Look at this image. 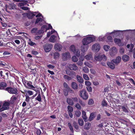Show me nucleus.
Returning a JSON list of instances; mask_svg holds the SVG:
<instances>
[{
    "instance_id": "f257e3e1",
    "label": "nucleus",
    "mask_w": 135,
    "mask_h": 135,
    "mask_svg": "<svg viewBox=\"0 0 135 135\" xmlns=\"http://www.w3.org/2000/svg\"><path fill=\"white\" fill-rule=\"evenodd\" d=\"M95 40L94 36H88L84 38L82 41L83 45H86L94 41Z\"/></svg>"
},
{
    "instance_id": "f03ea898",
    "label": "nucleus",
    "mask_w": 135,
    "mask_h": 135,
    "mask_svg": "<svg viewBox=\"0 0 135 135\" xmlns=\"http://www.w3.org/2000/svg\"><path fill=\"white\" fill-rule=\"evenodd\" d=\"M95 60L97 61H100L102 60L105 61L107 60V57L104 55H96L94 56Z\"/></svg>"
},
{
    "instance_id": "7ed1b4c3",
    "label": "nucleus",
    "mask_w": 135,
    "mask_h": 135,
    "mask_svg": "<svg viewBox=\"0 0 135 135\" xmlns=\"http://www.w3.org/2000/svg\"><path fill=\"white\" fill-rule=\"evenodd\" d=\"M80 96L83 99L86 100L89 97L88 94L84 89H83L80 91Z\"/></svg>"
},
{
    "instance_id": "20e7f679",
    "label": "nucleus",
    "mask_w": 135,
    "mask_h": 135,
    "mask_svg": "<svg viewBox=\"0 0 135 135\" xmlns=\"http://www.w3.org/2000/svg\"><path fill=\"white\" fill-rule=\"evenodd\" d=\"M48 27H47V26L46 25H44L42 26L41 28V29L38 31V32L37 33L38 34H41L43 33L44 31V30L45 28H46V32L47 30L49 29H52V27L50 24H48Z\"/></svg>"
},
{
    "instance_id": "39448f33",
    "label": "nucleus",
    "mask_w": 135,
    "mask_h": 135,
    "mask_svg": "<svg viewBox=\"0 0 135 135\" xmlns=\"http://www.w3.org/2000/svg\"><path fill=\"white\" fill-rule=\"evenodd\" d=\"M6 90L11 94H16L17 93V90L16 88H15L8 87L6 88Z\"/></svg>"
},
{
    "instance_id": "423d86ee",
    "label": "nucleus",
    "mask_w": 135,
    "mask_h": 135,
    "mask_svg": "<svg viewBox=\"0 0 135 135\" xmlns=\"http://www.w3.org/2000/svg\"><path fill=\"white\" fill-rule=\"evenodd\" d=\"M70 50L73 51L75 54L78 57H79L80 55V51L79 50H76L75 46L74 45H72L70 47Z\"/></svg>"
},
{
    "instance_id": "0eeeda50",
    "label": "nucleus",
    "mask_w": 135,
    "mask_h": 135,
    "mask_svg": "<svg viewBox=\"0 0 135 135\" xmlns=\"http://www.w3.org/2000/svg\"><path fill=\"white\" fill-rule=\"evenodd\" d=\"M118 50L115 47L111 48L109 50V54L111 56H115L117 53Z\"/></svg>"
},
{
    "instance_id": "6e6552de",
    "label": "nucleus",
    "mask_w": 135,
    "mask_h": 135,
    "mask_svg": "<svg viewBox=\"0 0 135 135\" xmlns=\"http://www.w3.org/2000/svg\"><path fill=\"white\" fill-rule=\"evenodd\" d=\"M9 103L7 102H5L3 104L1 108L0 109V111H3L8 109L9 108Z\"/></svg>"
},
{
    "instance_id": "1a4fd4ad",
    "label": "nucleus",
    "mask_w": 135,
    "mask_h": 135,
    "mask_svg": "<svg viewBox=\"0 0 135 135\" xmlns=\"http://www.w3.org/2000/svg\"><path fill=\"white\" fill-rule=\"evenodd\" d=\"M100 45L96 43L93 45L92 50L93 51L97 52L100 50Z\"/></svg>"
},
{
    "instance_id": "9d476101",
    "label": "nucleus",
    "mask_w": 135,
    "mask_h": 135,
    "mask_svg": "<svg viewBox=\"0 0 135 135\" xmlns=\"http://www.w3.org/2000/svg\"><path fill=\"white\" fill-rule=\"evenodd\" d=\"M53 46L52 45L49 44H46L44 46V48L45 52H48L50 51Z\"/></svg>"
},
{
    "instance_id": "9b49d317",
    "label": "nucleus",
    "mask_w": 135,
    "mask_h": 135,
    "mask_svg": "<svg viewBox=\"0 0 135 135\" xmlns=\"http://www.w3.org/2000/svg\"><path fill=\"white\" fill-rule=\"evenodd\" d=\"M36 17L37 18L35 22V24L41 22L42 21L43 18L42 14L40 13L36 15Z\"/></svg>"
},
{
    "instance_id": "f8f14e48",
    "label": "nucleus",
    "mask_w": 135,
    "mask_h": 135,
    "mask_svg": "<svg viewBox=\"0 0 135 135\" xmlns=\"http://www.w3.org/2000/svg\"><path fill=\"white\" fill-rule=\"evenodd\" d=\"M69 68L71 70L75 71L78 69V67L75 64H70L68 66Z\"/></svg>"
},
{
    "instance_id": "ddd939ff",
    "label": "nucleus",
    "mask_w": 135,
    "mask_h": 135,
    "mask_svg": "<svg viewBox=\"0 0 135 135\" xmlns=\"http://www.w3.org/2000/svg\"><path fill=\"white\" fill-rule=\"evenodd\" d=\"M32 82L31 81L28 82L27 83V85L28 86L30 87V89L33 90L37 92V89L35 88L36 87L32 85Z\"/></svg>"
},
{
    "instance_id": "4468645a",
    "label": "nucleus",
    "mask_w": 135,
    "mask_h": 135,
    "mask_svg": "<svg viewBox=\"0 0 135 135\" xmlns=\"http://www.w3.org/2000/svg\"><path fill=\"white\" fill-rule=\"evenodd\" d=\"M121 60V57L120 56L117 57L115 60H113L112 61V62H113L116 64H118L120 62Z\"/></svg>"
},
{
    "instance_id": "2eb2a0df",
    "label": "nucleus",
    "mask_w": 135,
    "mask_h": 135,
    "mask_svg": "<svg viewBox=\"0 0 135 135\" xmlns=\"http://www.w3.org/2000/svg\"><path fill=\"white\" fill-rule=\"evenodd\" d=\"M38 13L37 12H29L27 15V16L29 18H32L34 16L36 15V14Z\"/></svg>"
},
{
    "instance_id": "dca6fc26",
    "label": "nucleus",
    "mask_w": 135,
    "mask_h": 135,
    "mask_svg": "<svg viewBox=\"0 0 135 135\" xmlns=\"http://www.w3.org/2000/svg\"><path fill=\"white\" fill-rule=\"evenodd\" d=\"M70 57V53L68 52H65L62 54V59L64 60H66L68 58Z\"/></svg>"
},
{
    "instance_id": "f3484780",
    "label": "nucleus",
    "mask_w": 135,
    "mask_h": 135,
    "mask_svg": "<svg viewBox=\"0 0 135 135\" xmlns=\"http://www.w3.org/2000/svg\"><path fill=\"white\" fill-rule=\"evenodd\" d=\"M62 48V46L60 44H56L54 46V48L56 50L60 51Z\"/></svg>"
},
{
    "instance_id": "a211bd4d",
    "label": "nucleus",
    "mask_w": 135,
    "mask_h": 135,
    "mask_svg": "<svg viewBox=\"0 0 135 135\" xmlns=\"http://www.w3.org/2000/svg\"><path fill=\"white\" fill-rule=\"evenodd\" d=\"M115 43L117 44L119 46H122L123 44L121 43V40L120 39L115 38L114 39Z\"/></svg>"
},
{
    "instance_id": "6ab92c4d",
    "label": "nucleus",
    "mask_w": 135,
    "mask_h": 135,
    "mask_svg": "<svg viewBox=\"0 0 135 135\" xmlns=\"http://www.w3.org/2000/svg\"><path fill=\"white\" fill-rule=\"evenodd\" d=\"M76 79L80 83H82L84 82V80L82 78L80 75H77Z\"/></svg>"
},
{
    "instance_id": "aec40b11",
    "label": "nucleus",
    "mask_w": 135,
    "mask_h": 135,
    "mask_svg": "<svg viewBox=\"0 0 135 135\" xmlns=\"http://www.w3.org/2000/svg\"><path fill=\"white\" fill-rule=\"evenodd\" d=\"M88 46L83 45L81 47V51L83 52L86 51L88 50Z\"/></svg>"
},
{
    "instance_id": "412c9836",
    "label": "nucleus",
    "mask_w": 135,
    "mask_h": 135,
    "mask_svg": "<svg viewBox=\"0 0 135 135\" xmlns=\"http://www.w3.org/2000/svg\"><path fill=\"white\" fill-rule=\"evenodd\" d=\"M71 86L72 88L74 90L77 89L78 88V85L75 82H72L71 84Z\"/></svg>"
},
{
    "instance_id": "4be33fe9",
    "label": "nucleus",
    "mask_w": 135,
    "mask_h": 135,
    "mask_svg": "<svg viewBox=\"0 0 135 135\" xmlns=\"http://www.w3.org/2000/svg\"><path fill=\"white\" fill-rule=\"evenodd\" d=\"M67 102L69 105H73L74 104V103L73 100L72 98H67Z\"/></svg>"
},
{
    "instance_id": "5701e85b",
    "label": "nucleus",
    "mask_w": 135,
    "mask_h": 135,
    "mask_svg": "<svg viewBox=\"0 0 135 135\" xmlns=\"http://www.w3.org/2000/svg\"><path fill=\"white\" fill-rule=\"evenodd\" d=\"M129 59V56L126 55H123L122 57V60L124 62H127L128 61Z\"/></svg>"
},
{
    "instance_id": "b1692460",
    "label": "nucleus",
    "mask_w": 135,
    "mask_h": 135,
    "mask_svg": "<svg viewBox=\"0 0 135 135\" xmlns=\"http://www.w3.org/2000/svg\"><path fill=\"white\" fill-rule=\"evenodd\" d=\"M107 65L112 69H114L115 68V65L112 62H107Z\"/></svg>"
},
{
    "instance_id": "393cba45",
    "label": "nucleus",
    "mask_w": 135,
    "mask_h": 135,
    "mask_svg": "<svg viewBox=\"0 0 135 135\" xmlns=\"http://www.w3.org/2000/svg\"><path fill=\"white\" fill-rule=\"evenodd\" d=\"M122 31L120 30H114L113 32L109 33V34H110L114 33L117 36H118L119 35V33L120 32H122Z\"/></svg>"
},
{
    "instance_id": "a878e982",
    "label": "nucleus",
    "mask_w": 135,
    "mask_h": 135,
    "mask_svg": "<svg viewBox=\"0 0 135 135\" xmlns=\"http://www.w3.org/2000/svg\"><path fill=\"white\" fill-rule=\"evenodd\" d=\"M8 7L10 9H15L16 8V6L13 3H11L9 4Z\"/></svg>"
},
{
    "instance_id": "bb28decb",
    "label": "nucleus",
    "mask_w": 135,
    "mask_h": 135,
    "mask_svg": "<svg viewBox=\"0 0 135 135\" xmlns=\"http://www.w3.org/2000/svg\"><path fill=\"white\" fill-rule=\"evenodd\" d=\"M17 99V98L15 95L12 96L11 98V103H13Z\"/></svg>"
},
{
    "instance_id": "cd10ccee",
    "label": "nucleus",
    "mask_w": 135,
    "mask_h": 135,
    "mask_svg": "<svg viewBox=\"0 0 135 135\" xmlns=\"http://www.w3.org/2000/svg\"><path fill=\"white\" fill-rule=\"evenodd\" d=\"M7 86L6 83L4 82H2L0 83V86L1 89H3Z\"/></svg>"
},
{
    "instance_id": "c85d7f7f",
    "label": "nucleus",
    "mask_w": 135,
    "mask_h": 135,
    "mask_svg": "<svg viewBox=\"0 0 135 135\" xmlns=\"http://www.w3.org/2000/svg\"><path fill=\"white\" fill-rule=\"evenodd\" d=\"M85 59L87 60H91L92 59V56L91 54H88L86 55L85 57Z\"/></svg>"
},
{
    "instance_id": "c756f323",
    "label": "nucleus",
    "mask_w": 135,
    "mask_h": 135,
    "mask_svg": "<svg viewBox=\"0 0 135 135\" xmlns=\"http://www.w3.org/2000/svg\"><path fill=\"white\" fill-rule=\"evenodd\" d=\"M56 37L54 35H52L51 36L49 39V41L51 42H54L55 41V38Z\"/></svg>"
},
{
    "instance_id": "7c9ffc66",
    "label": "nucleus",
    "mask_w": 135,
    "mask_h": 135,
    "mask_svg": "<svg viewBox=\"0 0 135 135\" xmlns=\"http://www.w3.org/2000/svg\"><path fill=\"white\" fill-rule=\"evenodd\" d=\"M91 126L90 123H86L84 126V128L85 129H88L90 128Z\"/></svg>"
},
{
    "instance_id": "2f4dec72",
    "label": "nucleus",
    "mask_w": 135,
    "mask_h": 135,
    "mask_svg": "<svg viewBox=\"0 0 135 135\" xmlns=\"http://www.w3.org/2000/svg\"><path fill=\"white\" fill-rule=\"evenodd\" d=\"M64 78L65 79H66L68 80H70L72 79L73 78V77H70L67 75H65L64 76Z\"/></svg>"
},
{
    "instance_id": "473e14b6",
    "label": "nucleus",
    "mask_w": 135,
    "mask_h": 135,
    "mask_svg": "<svg viewBox=\"0 0 135 135\" xmlns=\"http://www.w3.org/2000/svg\"><path fill=\"white\" fill-rule=\"evenodd\" d=\"M105 38V37L102 35L99 37L98 40L99 41H102L104 40Z\"/></svg>"
},
{
    "instance_id": "72a5a7b5",
    "label": "nucleus",
    "mask_w": 135,
    "mask_h": 135,
    "mask_svg": "<svg viewBox=\"0 0 135 135\" xmlns=\"http://www.w3.org/2000/svg\"><path fill=\"white\" fill-rule=\"evenodd\" d=\"M82 69L83 71L85 73H88L89 72V70L88 68L86 67H83L82 68Z\"/></svg>"
},
{
    "instance_id": "f704fd0d",
    "label": "nucleus",
    "mask_w": 135,
    "mask_h": 135,
    "mask_svg": "<svg viewBox=\"0 0 135 135\" xmlns=\"http://www.w3.org/2000/svg\"><path fill=\"white\" fill-rule=\"evenodd\" d=\"M68 112H72L73 110V107L71 106H68L67 107Z\"/></svg>"
},
{
    "instance_id": "c9c22d12",
    "label": "nucleus",
    "mask_w": 135,
    "mask_h": 135,
    "mask_svg": "<svg viewBox=\"0 0 135 135\" xmlns=\"http://www.w3.org/2000/svg\"><path fill=\"white\" fill-rule=\"evenodd\" d=\"M84 64L85 66L89 67V68H91L93 67V65L89 63L88 62H85Z\"/></svg>"
},
{
    "instance_id": "e433bc0d",
    "label": "nucleus",
    "mask_w": 135,
    "mask_h": 135,
    "mask_svg": "<svg viewBox=\"0 0 135 135\" xmlns=\"http://www.w3.org/2000/svg\"><path fill=\"white\" fill-rule=\"evenodd\" d=\"M35 99L39 102H41V96L40 93H39L37 96L35 98Z\"/></svg>"
},
{
    "instance_id": "4c0bfd02",
    "label": "nucleus",
    "mask_w": 135,
    "mask_h": 135,
    "mask_svg": "<svg viewBox=\"0 0 135 135\" xmlns=\"http://www.w3.org/2000/svg\"><path fill=\"white\" fill-rule=\"evenodd\" d=\"M82 117L84 120L85 121L87 117L85 112L84 111H83L82 112Z\"/></svg>"
},
{
    "instance_id": "58836bf2",
    "label": "nucleus",
    "mask_w": 135,
    "mask_h": 135,
    "mask_svg": "<svg viewBox=\"0 0 135 135\" xmlns=\"http://www.w3.org/2000/svg\"><path fill=\"white\" fill-rule=\"evenodd\" d=\"M83 76L84 79L86 80H89V78L88 76L86 74H83Z\"/></svg>"
},
{
    "instance_id": "ea45409f",
    "label": "nucleus",
    "mask_w": 135,
    "mask_h": 135,
    "mask_svg": "<svg viewBox=\"0 0 135 135\" xmlns=\"http://www.w3.org/2000/svg\"><path fill=\"white\" fill-rule=\"evenodd\" d=\"M110 48V47L108 45H105L103 46L104 49L106 51H108Z\"/></svg>"
},
{
    "instance_id": "a19ab883",
    "label": "nucleus",
    "mask_w": 135,
    "mask_h": 135,
    "mask_svg": "<svg viewBox=\"0 0 135 135\" xmlns=\"http://www.w3.org/2000/svg\"><path fill=\"white\" fill-rule=\"evenodd\" d=\"M54 58L56 59L58 58L60 56V55L59 53L56 52L54 53Z\"/></svg>"
},
{
    "instance_id": "79ce46f5",
    "label": "nucleus",
    "mask_w": 135,
    "mask_h": 135,
    "mask_svg": "<svg viewBox=\"0 0 135 135\" xmlns=\"http://www.w3.org/2000/svg\"><path fill=\"white\" fill-rule=\"evenodd\" d=\"M81 114V112L80 111L77 110L75 111V114L77 117H79Z\"/></svg>"
},
{
    "instance_id": "37998d69",
    "label": "nucleus",
    "mask_w": 135,
    "mask_h": 135,
    "mask_svg": "<svg viewBox=\"0 0 135 135\" xmlns=\"http://www.w3.org/2000/svg\"><path fill=\"white\" fill-rule=\"evenodd\" d=\"M78 123L80 125L82 126L83 125L84 122L82 119H79Z\"/></svg>"
},
{
    "instance_id": "c03bdc74",
    "label": "nucleus",
    "mask_w": 135,
    "mask_h": 135,
    "mask_svg": "<svg viewBox=\"0 0 135 135\" xmlns=\"http://www.w3.org/2000/svg\"><path fill=\"white\" fill-rule=\"evenodd\" d=\"M72 60L74 62H76L78 60V59L76 56H73L72 57Z\"/></svg>"
},
{
    "instance_id": "a18cd8bd",
    "label": "nucleus",
    "mask_w": 135,
    "mask_h": 135,
    "mask_svg": "<svg viewBox=\"0 0 135 135\" xmlns=\"http://www.w3.org/2000/svg\"><path fill=\"white\" fill-rule=\"evenodd\" d=\"M94 117V114L93 113H91L90 114V116L89 118L90 120V121L92 120Z\"/></svg>"
},
{
    "instance_id": "49530a36",
    "label": "nucleus",
    "mask_w": 135,
    "mask_h": 135,
    "mask_svg": "<svg viewBox=\"0 0 135 135\" xmlns=\"http://www.w3.org/2000/svg\"><path fill=\"white\" fill-rule=\"evenodd\" d=\"M94 103V101L93 99H90L89 100L88 104L89 105H92Z\"/></svg>"
},
{
    "instance_id": "de8ad7c7",
    "label": "nucleus",
    "mask_w": 135,
    "mask_h": 135,
    "mask_svg": "<svg viewBox=\"0 0 135 135\" xmlns=\"http://www.w3.org/2000/svg\"><path fill=\"white\" fill-rule=\"evenodd\" d=\"M37 30V28L35 27L33 28L31 30V32L32 33H36Z\"/></svg>"
},
{
    "instance_id": "09e8293b",
    "label": "nucleus",
    "mask_w": 135,
    "mask_h": 135,
    "mask_svg": "<svg viewBox=\"0 0 135 135\" xmlns=\"http://www.w3.org/2000/svg\"><path fill=\"white\" fill-rule=\"evenodd\" d=\"M6 65V64L4 62L0 61V66L3 67Z\"/></svg>"
},
{
    "instance_id": "8fccbe9b",
    "label": "nucleus",
    "mask_w": 135,
    "mask_h": 135,
    "mask_svg": "<svg viewBox=\"0 0 135 135\" xmlns=\"http://www.w3.org/2000/svg\"><path fill=\"white\" fill-rule=\"evenodd\" d=\"M85 84L86 86H89L91 85V83L89 81H86L85 82Z\"/></svg>"
},
{
    "instance_id": "3c124183",
    "label": "nucleus",
    "mask_w": 135,
    "mask_h": 135,
    "mask_svg": "<svg viewBox=\"0 0 135 135\" xmlns=\"http://www.w3.org/2000/svg\"><path fill=\"white\" fill-rule=\"evenodd\" d=\"M27 4V2H23L19 3V5L20 6H22L26 5Z\"/></svg>"
},
{
    "instance_id": "603ef678",
    "label": "nucleus",
    "mask_w": 135,
    "mask_h": 135,
    "mask_svg": "<svg viewBox=\"0 0 135 135\" xmlns=\"http://www.w3.org/2000/svg\"><path fill=\"white\" fill-rule=\"evenodd\" d=\"M1 23L2 26L4 27H5L7 26V24L5 22H1Z\"/></svg>"
},
{
    "instance_id": "864d4df0",
    "label": "nucleus",
    "mask_w": 135,
    "mask_h": 135,
    "mask_svg": "<svg viewBox=\"0 0 135 135\" xmlns=\"http://www.w3.org/2000/svg\"><path fill=\"white\" fill-rule=\"evenodd\" d=\"M64 87L68 89H69V87L68 85L65 82L64 83Z\"/></svg>"
},
{
    "instance_id": "5fc2aeb1",
    "label": "nucleus",
    "mask_w": 135,
    "mask_h": 135,
    "mask_svg": "<svg viewBox=\"0 0 135 135\" xmlns=\"http://www.w3.org/2000/svg\"><path fill=\"white\" fill-rule=\"evenodd\" d=\"M75 107L78 109H81V106L78 103H77L76 104Z\"/></svg>"
},
{
    "instance_id": "6e6d98bb",
    "label": "nucleus",
    "mask_w": 135,
    "mask_h": 135,
    "mask_svg": "<svg viewBox=\"0 0 135 135\" xmlns=\"http://www.w3.org/2000/svg\"><path fill=\"white\" fill-rule=\"evenodd\" d=\"M90 71L91 73L93 74H95L96 73V71L94 69H90Z\"/></svg>"
},
{
    "instance_id": "4d7b16f0",
    "label": "nucleus",
    "mask_w": 135,
    "mask_h": 135,
    "mask_svg": "<svg viewBox=\"0 0 135 135\" xmlns=\"http://www.w3.org/2000/svg\"><path fill=\"white\" fill-rule=\"evenodd\" d=\"M86 89L89 92H91L92 90V88L90 86H88L86 87Z\"/></svg>"
},
{
    "instance_id": "13d9d810",
    "label": "nucleus",
    "mask_w": 135,
    "mask_h": 135,
    "mask_svg": "<svg viewBox=\"0 0 135 135\" xmlns=\"http://www.w3.org/2000/svg\"><path fill=\"white\" fill-rule=\"evenodd\" d=\"M31 53L34 55H37L38 54V52L36 51L33 50L31 51Z\"/></svg>"
},
{
    "instance_id": "bf43d9fd",
    "label": "nucleus",
    "mask_w": 135,
    "mask_h": 135,
    "mask_svg": "<svg viewBox=\"0 0 135 135\" xmlns=\"http://www.w3.org/2000/svg\"><path fill=\"white\" fill-rule=\"evenodd\" d=\"M102 105L103 106H106L107 105V102L104 100L102 101Z\"/></svg>"
},
{
    "instance_id": "052dcab7",
    "label": "nucleus",
    "mask_w": 135,
    "mask_h": 135,
    "mask_svg": "<svg viewBox=\"0 0 135 135\" xmlns=\"http://www.w3.org/2000/svg\"><path fill=\"white\" fill-rule=\"evenodd\" d=\"M27 92L29 95H32L33 94V92L31 90H28L27 91Z\"/></svg>"
},
{
    "instance_id": "680f3d73",
    "label": "nucleus",
    "mask_w": 135,
    "mask_h": 135,
    "mask_svg": "<svg viewBox=\"0 0 135 135\" xmlns=\"http://www.w3.org/2000/svg\"><path fill=\"white\" fill-rule=\"evenodd\" d=\"M107 38L108 40L110 42H112L113 40V38L112 37L110 36H109L107 37Z\"/></svg>"
},
{
    "instance_id": "e2e57ef3",
    "label": "nucleus",
    "mask_w": 135,
    "mask_h": 135,
    "mask_svg": "<svg viewBox=\"0 0 135 135\" xmlns=\"http://www.w3.org/2000/svg\"><path fill=\"white\" fill-rule=\"evenodd\" d=\"M79 102L82 106H84L85 105V103L83 102L81 100H79Z\"/></svg>"
},
{
    "instance_id": "0e129e2a",
    "label": "nucleus",
    "mask_w": 135,
    "mask_h": 135,
    "mask_svg": "<svg viewBox=\"0 0 135 135\" xmlns=\"http://www.w3.org/2000/svg\"><path fill=\"white\" fill-rule=\"evenodd\" d=\"M72 99L74 102H78V100L77 97L72 98Z\"/></svg>"
},
{
    "instance_id": "69168bd1",
    "label": "nucleus",
    "mask_w": 135,
    "mask_h": 135,
    "mask_svg": "<svg viewBox=\"0 0 135 135\" xmlns=\"http://www.w3.org/2000/svg\"><path fill=\"white\" fill-rule=\"evenodd\" d=\"M42 37V35L37 36L35 37V38L36 40L38 39L41 38Z\"/></svg>"
},
{
    "instance_id": "338daca9",
    "label": "nucleus",
    "mask_w": 135,
    "mask_h": 135,
    "mask_svg": "<svg viewBox=\"0 0 135 135\" xmlns=\"http://www.w3.org/2000/svg\"><path fill=\"white\" fill-rule=\"evenodd\" d=\"M83 61H82L79 60V61L77 62V64L81 66L83 64Z\"/></svg>"
},
{
    "instance_id": "774afa93",
    "label": "nucleus",
    "mask_w": 135,
    "mask_h": 135,
    "mask_svg": "<svg viewBox=\"0 0 135 135\" xmlns=\"http://www.w3.org/2000/svg\"><path fill=\"white\" fill-rule=\"evenodd\" d=\"M119 52L120 53H123L124 52V50L123 48L122 47H121L119 50Z\"/></svg>"
}]
</instances>
